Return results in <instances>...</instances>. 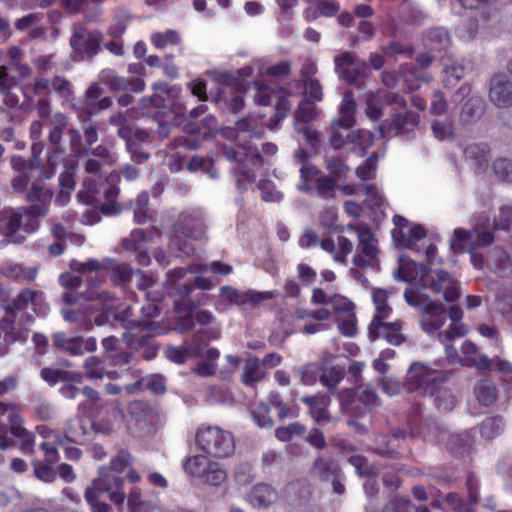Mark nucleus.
<instances>
[{"label": "nucleus", "instance_id": "21", "mask_svg": "<svg viewBox=\"0 0 512 512\" xmlns=\"http://www.w3.org/2000/svg\"><path fill=\"white\" fill-rule=\"evenodd\" d=\"M468 501H464L458 493L450 492L445 497V503L455 512H472L479 501L480 483L474 473H468L466 478Z\"/></svg>", "mask_w": 512, "mask_h": 512}, {"label": "nucleus", "instance_id": "26", "mask_svg": "<svg viewBox=\"0 0 512 512\" xmlns=\"http://www.w3.org/2000/svg\"><path fill=\"white\" fill-rule=\"evenodd\" d=\"M446 321V311L443 304L428 300L423 306L421 328L428 334L438 331Z\"/></svg>", "mask_w": 512, "mask_h": 512}, {"label": "nucleus", "instance_id": "17", "mask_svg": "<svg viewBox=\"0 0 512 512\" xmlns=\"http://www.w3.org/2000/svg\"><path fill=\"white\" fill-rule=\"evenodd\" d=\"M173 232L194 240H202L206 234L204 211L200 208L184 210L173 225Z\"/></svg>", "mask_w": 512, "mask_h": 512}, {"label": "nucleus", "instance_id": "9", "mask_svg": "<svg viewBox=\"0 0 512 512\" xmlns=\"http://www.w3.org/2000/svg\"><path fill=\"white\" fill-rule=\"evenodd\" d=\"M196 444L207 456L214 458H228L235 451L233 434L219 426H200L196 432Z\"/></svg>", "mask_w": 512, "mask_h": 512}, {"label": "nucleus", "instance_id": "57", "mask_svg": "<svg viewBox=\"0 0 512 512\" xmlns=\"http://www.w3.org/2000/svg\"><path fill=\"white\" fill-rule=\"evenodd\" d=\"M131 19L130 12L123 7L117 8L113 13V23L108 28V34L113 38H120L126 31L127 23Z\"/></svg>", "mask_w": 512, "mask_h": 512}, {"label": "nucleus", "instance_id": "44", "mask_svg": "<svg viewBox=\"0 0 512 512\" xmlns=\"http://www.w3.org/2000/svg\"><path fill=\"white\" fill-rule=\"evenodd\" d=\"M148 389L154 394H163L166 391L165 378L162 375L154 374L147 378L146 382L144 379H139L132 384L126 385L125 389L128 393L134 394L138 391Z\"/></svg>", "mask_w": 512, "mask_h": 512}, {"label": "nucleus", "instance_id": "46", "mask_svg": "<svg viewBox=\"0 0 512 512\" xmlns=\"http://www.w3.org/2000/svg\"><path fill=\"white\" fill-rule=\"evenodd\" d=\"M355 112L356 103L353 96L350 93H346L343 96L342 102L339 108V117L333 121L345 129H350L355 125Z\"/></svg>", "mask_w": 512, "mask_h": 512}, {"label": "nucleus", "instance_id": "43", "mask_svg": "<svg viewBox=\"0 0 512 512\" xmlns=\"http://www.w3.org/2000/svg\"><path fill=\"white\" fill-rule=\"evenodd\" d=\"M127 506L130 512H163L157 501L143 499L138 487L129 492Z\"/></svg>", "mask_w": 512, "mask_h": 512}, {"label": "nucleus", "instance_id": "55", "mask_svg": "<svg viewBox=\"0 0 512 512\" xmlns=\"http://www.w3.org/2000/svg\"><path fill=\"white\" fill-rule=\"evenodd\" d=\"M505 427V421L502 416H492L482 421L480 424V434L483 438L491 440L501 435Z\"/></svg>", "mask_w": 512, "mask_h": 512}, {"label": "nucleus", "instance_id": "48", "mask_svg": "<svg viewBox=\"0 0 512 512\" xmlns=\"http://www.w3.org/2000/svg\"><path fill=\"white\" fill-rule=\"evenodd\" d=\"M450 35L443 27H436L426 32L424 36L425 46L433 51H442L450 45Z\"/></svg>", "mask_w": 512, "mask_h": 512}, {"label": "nucleus", "instance_id": "52", "mask_svg": "<svg viewBox=\"0 0 512 512\" xmlns=\"http://www.w3.org/2000/svg\"><path fill=\"white\" fill-rule=\"evenodd\" d=\"M474 393L478 402L486 407L491 406L497 400V389L493 382L487 379L480 380L474 387Z\"/></svg>", "mask_w": 512, "mask_h": 512}, {"label": "nucleus", "instance_id": "2", "mask_svg": "<svg viewBox=\"0 0 512 512\" xmlns=\"http://www.w3.org/2000/svg\"><path fill=\"white\" fill-rule=\"evenodd\" d=\"M436 367L421 362H413L407 372L403 388L407 392L422 390L424 395L434 398V403L439 410L451 411L457 403L456 396L443 387L449 376L441 369V363H435Z\"/></svg>", "mask_w": 512, "mask_h": 512}, {"label": "nucleus", "instance_id": "40", "mask_svg": "<svg viewBox=\"0 0 512 512\" xmlns=\"http://www.w3.org/2000/svg\"><path fill=\"white\" fill-rule=\"evenodd\" d=\"M302 402L309 407L310 415L315 421L319 422L329 418V395L316 394L313 396H304L302 397Z\"/></svg>", "mask_w": 512, "mask_h": 512}, {"label": "nucleus", "instance_id": "63", "mask_svg": "<svg viewBox=\"0 0 512 512\" xmlns=\"http://www.w3.org/2000/svg\"><path fill=\"white\" fill-rule=\"evenodd\" d=\"M348 462L355 468L360 477L374 478L379 474L378 467L370 465L368 460L361 455L349 457Z\"/></svg>", "mask_w": 512, "mask_h": 512}, {"label": "nucleus", "instance_id": "39", "mask_svg": "<svg viewBox=\"0 0 512 512\" xmlns=\"http://www.w3.org/2000/svg\"><path fill=\"white\" fill-rule=\"evenodd\" d=\"M165 355L170 361L183 364L187 359L200 357L201 347L198 344L193 345L191 341H185L181 347L168 346Z\"/></svg>", "mask_w": 512, "mask_h": 512}, {"label": "nucleus", "instance_id": "36", "mask_svg": "<svg viewBox=\"0 0 512 512\" xmlns=\"http://www.w3.org/2000/svg\"><path fill=\"white\" fill-rule=\"evenodd\" d=\"M267 375V371L263 368L260 359L250 356L245 359L243 371L241 374V382L247 387H254L261 382Z\"/></svg>", "mask_w": 512, "mask_h": 512}, {"label": "nucleus", "instance_id": "47", "mask_svg": "<svg viewBox=\"0 0 512 512\" xmlns=\"http://www.w3.org/2000/svg\"><path fill=\"white\" fill-rule=\"evenodd\" d=\"M277 94L279 97V101L276 102L275 114L269 119L268 122V128L271 131H275L278 129L279 123L286 118L290 110V105L288 103L290 91L286 88H280L277 90Z\"/></svg>", "mask_w": 512, "mask_h": 512}, {"label": "nucleus", "instance_id": "37", "mask_svg": "<svg viewBox=\"0 0 512 512\" xmlns=\"http://www.w3.org/2000/svg\"><path fill=\"white\" fill-rule=\"evenodd\" d=\"M277 491L266 483H258L253 486L248 501L253 507L266 508L276 502Z\"/></svg>", "mask_w": 512, "mask_h": 512}, {"label": "nucleus", "instance_id": "58", "mask_svg": "<svg viewBox=\"0 0 512 512\" xmlns=\"http://www.w3.org/2000/svg\"><path fill=\"white\" fill-rule=\"evenodd\" d=\"M260 121V117L249 116L242 118L236 122V132L238 134L247 133L249 138H261L264 134V130L259 124Z\"/></svg>", "mask_w": 512, "mask_h": 512}, {"label": "nucleus", "instance_id": "5", "mask_svg": "<svg viewBox=\"0 0 512 512\" xmlns=\"http://www.w3.org/2000/svg\"><path fill=\"white\" fill-rule=\"evenodd\" d=\"M347 230L355 232L358 236V245L352 262L356 268H351L350 276L363 286H367L369 281L365 275L359 270L362 268H370L374 271H380V260L378 258L379 249L376 239L371 229L367 225L356 224L347 226Z\"/></svg>", "mask_w": 512, "mask_h": 512}, {"label": "nucleus", "instance_id": "1", "mask_svg": "<svg viewBox=\"0 0 512 512\" xmlns=\"http://www.w3.org/2000/svg\"><path fill=\"white\" fill-rule=\"evenodd\" d=\"M422 405L415 403L407 417L408 431L395 429L392 431L393 440L405 438H420L434 444H445V447L453 453L461 456L468 455L472 449V438L469 433L450 434L447 428L436 419H422Z\"/></svg>", "mask_w": 512, "mask_h": 512}, {"label": "nucleus", "instance_id": "35", "mask_svg": "<svg viewBox=\"0 0 512 512\" xmlns=\"http://www.w3.org/2000/svg\"><path fill=\"white\" fill-rule=\"evenodd\" d=\"M392 238L398 246L416 250L417 242L426 237V229L422 225H413L407 231L392 230Z\"/></svg>", "mask_w": 512, "mask_h": 512}, {"label": "nucleus", "instance_id": "33", "mask_svg": "<svg viewBox=\"0 0 512 512\" xmlns=\"http://www.w3.org/2000/svg\"><path fill=\"white\" fill-rule=\"evenodd\" d=\"M400 264L395 274L397 280L404 282L420 281L421 284L424 282V278L428 272L426 265L417 263L413 260H406L401 258Z\"/></svg>", "mask_w": 512, "mask_h": 512}, {"label": "nucleus", "instance_id": "20", "mask_svg": "<svg viewBox=\"0 0 512 512\" xmlns=\"http://www.w3.org/2000/svg\"><path fill=\"white\" fill-rule=\"evenodd\" d=\"M28 307H31L38 316H45L49 312V305L45 301L44 293L30 288L22 289L15 298L9 301L6 311L15 314Z\"/></svg>", "mask_w": 512, "mask_h": 512}, {"label": "nucleus", "instance_id": "19", "mask_svg": "<svg viewBox=\"0 0 512 512\" xmlns=\"http://www.w3.org/2000/svg\"><path fill=\"white\" fill-rule=\"evenodd\" d=\"M422 285L433 293L442 294L447 302H454L459 297L457 281L450 273L442 269L435 271L428 269Z\"/></svg>", "mask_w": 512, "mask_h": 512}, {"label": "nucleus", "instance_id": "38", "mask_svg": "<svg viewBox=\"0 0 512 512\" xmlns=\"http://www.w3.org/2000/svg\"><path fill=\"white\" fill-rule=\"evenodd\" d=\"M59 283L67 289L62 296L66 304H75L80 302L81 299L86 301V292L82 295L76 291L82 284V278L80 276L71 273H63L59 277Z\"/></svg>", "mask_w": 512, "mask_h": 512}, {"label": "nucleus", "instance_id": "28", "mask_svg": "<svg viewBox=\"0 0 512 512\" xmlns=\"http://www.w3.org/2000/svg\"><path fill=\"white\" fill-rule=\"evenodd\" d=\"M23 221L21 207L17 209H4L0 212V230L13 242L20 244L24 237L18 235Z\"/></svg>", "mask_w": 512, "mask_h": 512}, {"label": "nucleus", "instance_id": "25", "mask_svg": "<svg viewBox=\"0 0 512 512\" xmlns=\"http://www.w3.org/2000/svg\"><path fill=\"white\" fill-rule=\"evenodd\" d=\"M22 416L17 405L12 403L0 402V449L6 450L15 445L12 438L8 436L7 424L11 427L19 421Z\"/></svg>", "mask_w": 512, "mask_h": 512}, {"label": "nucleus", "instance_id": "59", "mask_svg": "<svg viewBox=\"0 0 512 512\" xmlns=\"http://www.w3.org/2000/svg\"><path fill=\"white\" fill-rule=\"evenodd\" d=\"M372 299L376 309V314L373 319L384 321L392 313V308L387 303V292L381 288L374 289L372 292Z\"/></svg>", "mask_w": 512, "mask_h": 512}, {"label": "nucleus", "instance_id": "32", "mask_svg": "<svg viewBox=\"0 0 512 512\" xmlns=\"http://www.w3.org/2000/svg\"><path fill=\"white\" fill-rule=\"evenodd\" d=\"M461 350L463 353L462 365L476 367L479 370H492L493 360L480 353L474 343L465 341L462 344Z\"/></svg>", "mask_w": 512, "mask_h": 512}, {"label": "nucleus", "instance_id": "30", "mask_svg": "<svg viewBox=\"0 0 512 512\" xmlns=\"http://www.w3.org/2000/svg\"><path fill=\"white\" fill-rule=\"evenodd\" d=\"M489 98L497 107L512 105V82L505 75H496L491 79Z\"/></svg>", "mask_w": 512, "mask_h": 512}, {"label": "nucleus", "instance_id": "12", "mask_svg": "<svg viewBox=\"0 0 512 512\" xmlns=\"http://www.w3.org/2000/svg\"><path fill=\"white\" fill-rule=\"evenodd\" d=\"M336 188L337 179L322 174L315 165L303 164L300 168L298 191L316 195L322 199H332L335 196Z\"/></svg>", "mask_w": 512, "mask_h": 512}, {"label": "nucleus", "instance_id": "24", "mask_svg": "<svg viewBox=\"0 0 512 512\" xmlns=\"http://www.w3.org/2000/svg\"><path fill=\"white\" fill-rule=\"evenodd\" d=\"M100 81L105 84L111 91H129L140 93L145 88V82L141 78L126 79L118 76L113 70L104 69L99 74Z\"/></svg>", "mask_w": 512, "mask_h": 512}, {"label": "nucleus", "instance_id": "53", "mask_svg": "<svg viewBox=\"0 0 512 512\" xmlns=\"http://www.w3.org/2000/svg\"><path fill=\"white\" fill-rule=\"evenodd\" d=\"M189 272L192 274H206L210 272L215 275L226 276L233 272V267L221 261H212L209 264L192 263L189 266Z\"/></svg>", "mask_w": 512, "mask_h": 512}, {"label": "nucleus", "instance_id": "50", "mask_svg": "<svg viewBox=\"0 0 512 512\" xmlns=\"http://www.w3.org/2000/svg\"><path fill=\"white\" fill-rule=\"evenodd\" d=\"M311 472L322 481H329L341 473L340 468L334 461L326 460L323 457L316 458Z\"/></svg>", "mask_w": 512, "mask_h": 512}, {"label": "nucleus", "instance_id": "6", "mask_svg": "<svg viewBox=\"0 0 512 512\" xmlns=\"http://www.w3.org/2000/svg\"><path fill=\"white\" fill-rule=\"evenodd\" d=\"M112 315L126 329V332L122 335L123 342L133 349L148 344L147 336L162 335L166 332L165 328L158 322L133 319L131 307L125 304L118 305L116 301L114 302Z\"/></svg>", "mask_w": 512, "mask_h": 512}, {"label": "nucleus", "instance_id": "42", "mask_svg": "<svg viewBox=\"0 0 512 512\" xmlns=\"http://www.w3.org/2000/svg\"><path fill=\"white\" fill-rule=\"evenodd\" d=\"M347 141L351 151L364 156L374 142V135L368 130L358 129L347 133Z\"/></svg>", "mask_w": 512, "mask_h": 512}, {"label": "nucleus", "instance_id": "16", "mask_svg": "<svg viewBox=\"0 0 512 512\" xmlns=\"http://www.w3.org/2000/svg\"><path fill=\"white\" fill-rule=\"evenodd\" d=\"M53 127L49 131V142L53 146V151L49 153L47 165L41 170V176L44 179H51L57 170L60 162L64 160L63 149H60V144L63 136V131L67 126V117L63 113H56L52 119Z\"/></svg>", "mask_w": 512, "mask_h": 512}, {"label": "nucleus", "instance_id": "31", "mask_svg": "<svg viewBox=\"0 0 512 512\" xmlns=\"http://www.w3.org/2000/svg\"><path fill=\"white\" fill-rule=\"evenodd\" d=\"M0 273L7 279L16 283H30L38 276V268L24 266L23 264L7 260L2 263Z\"/></svg>", "mask_w": 512, "mask_h": 512}, {"label": "nucleus", "instance_id": "18", "mask_svg": "<svg viewBox=\"0 0 512 512\" xmlns=\"http://www.w3.org/2000/svg\"><path fill=\"white\" fill-rule=\"evenodd\" d=\"M334 63L338 76L349 84H358L368 71L367 62L350 51L335 56Z\"/></svg>", "mask_w": 512, "mask_h": 512}, {"label": "nucleus", "instance_id": "29", "mask_svg": "<svg viewBox=\"0 0 512 512\" xmlns=\"http://www.w3.org/2000/svg\"><path fill=\"white\" fill-rule=\"evenodd\" d=\"M104 91L98 83H92L85 91V104L83 112L86 116L97 115L101 111L106 110L112 106V98L105 96L102 97Z\"/></svg>", "mask_w": 512, "mask_h": 512}, {"label": "nucleus", "instance_id": "7", "mask_svg": "<svg viewBox=\"0 0 512 512\" xmlns=\"http://www.w3.org/2000/svg\"><path fill=\"white\" fill-rule=\"evenodd\" d=\"M222 152L229 161L235 163L233 175L237 189L240 192L246 191L256 180V173L249 165L257 169L263 166V158L258 148L250 144L239 145L237 149L224 146Z\"/></svg>", "mask_w": 512, "mask_h": 512}, {"label": "nucleus", "instance_id": "54", "mask_svg": "<svg viewBox=\"0 0 512 512\" xmlns=\"http://www.w3.org/2000/svg\"><path fill=\"white\" fill-rule=\"evenodd\" d=\"M464 154L475 161L478 169H482L488 165L490 148L486 143H473L465 148Z\"/></svg>", "mask_w": 512, "mask_h": 512}, {"label": "nucleus", "instance_id": "34", "mask_svg": "<svg viewBox=\"0 0 512 512\" xmlns=\"http://www.w3.org/2000/svg\"><path fill=\"white\" fill-rule=\"evenodd\" d=\"M14 436L17 440V448L26 455H33L35 453V439L36 436L33 432L24 427V421L21 417L19 421L9 427L8 434Z\"/></svg>", "mask_w": 512, "mask_h": 512}, {"label": "nucleus", "instance_id": "8", "mask_svg": "<svg viewBox=\"0 0 512 512\" xmlns=\"http://www.w3.org/2000/svg\"><path fill=\"white\" fill-rule=\"evenodd\" d=\"M98 474V478L86 489L85 500L92 512H110V506L99 500L100 494L107 493L113 503L123 504L126 498L123 489L124 479L119 475H111L105 467H100Z\"/></svg>", "mask_w": 512, "mask_h": 512}, {"label": "nucleus", "instance_id": "27", "mask_svg": "<svg viewBox=\"0 0 512 512\" xmlns=\"http://www.w3.org/2000/svg\"><path fill=\"white\" fill-rule=\"evenodd\" d=\"M123 248L136 255V261L141 266H148L151 258L147 253L148 239L143 229H134L128 238L122 241Z\"/></svg>", "mask_w": 512, "mask_h": 512}, {"label": "nucleus", "instance_id": "51", "mask_svg": "<svg viewBox=\"0 0 512 512\" xmlns=\"http://www.w3.org/2000/svg\"><path fill=\"white\" fill-rule=\"evenodd\" d=\"M188 239L189 238L172 231L168 244L169 251L175 254L176 257L189 258L193 256L195 253V247Z\"/></svg>", "mask_w": 512, "mask_h": 512}, {"label": "nucleus", "instance_id": "64", "mask_svg": "<svg viewBox=\"0 0 512 512\" xmlns=\"http://www.w3.org/2000/svg\"><path fill=\"white\" fill-rule=\"evenodd\" d=\"M495 307L508 323L512 324V294L506 290H500L495 295Z\"/></svg>", "mask_w": 512, "mask_h": 512}, {"label": "nucleus", "instance_id": "49", "mask_svg": "<svg viewBox=\"0 0 512 512\" xmlns=\"http://www.w3.org/2000/svg\"><path fill=\"white\" fill-rule=\"evenodd\" d=\"M475 230H465L457 228L454 230L453 237L450 241V247L455 253L471 252L474 250Z\"/></svg>", "mask_w": 512, "mask_h": 512}, {"label": "nucleus", "instance_id": "14", "mask_svg": "<svg viewBox=\"0 0 512 512\" xmlns=\"http://www.w3.org/2000/svg\"><path fill=\"white\" fill-rule=\"evenodd\" d=\"M337 398L342 411L355 416L362 415L364 412L371 411L381 405V400L375 388L369 385L359 389L341 390Z\"/></svg>", "mask_w": 512, "mask_h": 512}, {"label": "nucleus", "instance_id": "10", "mask_svg": "<svg viewBox=\"0 0 512 512\" xmlns=\"http://www.w3.org/2000/svg\"><path fill=\"white\" fill-rule=\"evenodd\" d=\"M53 193L50 189L39 183H33L26 199L31 203L29 207H21L23 221L21 228L26 233H34L40 227V217L48 211Z\"/></svg>", "mask_w": 512, "mask_h": 512}, {"label": "nucleus", "instance_id": "13", "mask_svg": "<svg viewBox=\"0 0 512 512\" xmlns=\"http://www.w3.org/2000/svg\"><path fill=\"white\" fill-rule=\"evenodd\" d=\"M118 179V174L111 173L105 183L96 186L94 180L87 178L83 181V187L85 190L78 193V199L85 204L91 205L98 200V195L103 193L107 203L101 205V212L105 215L118 214L120 209L116 205L115 201L119 193V188L110 184V182Z\"/></svg>", "mask_w": 512, "mask_h": 512}, {"label": "nucleus", "instance_id": "61", "mask_svg": "<svg viewBox=\"0 0 512 512\" xmlns=\"http://www.w3.org/2000/svg\"><path fill=\"white\" fill-rule=\"evenodd\" d=\"M448 62L449 59L444 62L443 82L446 87H452L464 77L465 68L458 62H451L450 64Z\"/></svg>", "mask_w": 512, "mask_h": 512}, {"label": "nucleus", "instance_id": "15", "mask_svg": "<svg viewBox=\"0 0 512 512\" xmlns=\"http://www.w3.org/2000/svg\"><path fill=\"white\" fill-rule=\"evenodd\" d=\"M101 42V32L90 31L82 26L75 27L70 38L73 59L76 61L92 59L98 54Z\"/></svg>", "mask_w": 512, "mask_h": 512}, {"label": "nucleus", "instance_id": "41", "mask_svg": "<svg viewBox=\"0 0 512 512\" xmlns=\"http://www.w3.org/2000/svg\"><path fill=\"white\" fill-rule=\"evenodd\" d=\"M484 108V100L478 95H472L462 107L460 113L461 123L464 125L475 123L482 116Z\"/></svg>", "mask_w": 512, "mask_h": 512}, {"label": "nucleus", "instance_id": "60", "mask_svg": "<svg viewBox=\"0 0 512 512\" xmlns=\"http://www.w3.org/2000/svg\"><path fill=\"white\" fill-rule=\"evenodd\" d=\"M150 41L157 49H164L169 45H177L181 42V36L178 31L167 29L163 32H154L151 34Z\"/></svg>", "mask_w": 512, "mask_h": 512}, {"label": "nucleus", "instance_id": "4", "mask_svg": "<svg viewBox=\"0 0 512 512\" xmlns=\"http://www.w3.org/2000/svg\"><path fill=\"white\" fill-rule=\"evenodd\" d=\"M154 95L140 100V108L145 110V114L151 115L158 123L157 132L161 137H167L170 133V124L165 119L168 106L175 108V113L183 110L181 105L177 104V99L181 93V87L178 85L170 86L166 82H157L153 85Z\"/></svg>", "mask_w": 512, "mask_h": 512}, {"label": "nucleus", "instance_id": "45", "mask_svg": "<svg viewBox=\"0 0 512 512\" xmlns=\"http://www.w3.org/2000/svg\"><path fill=\"white\" fill-rule=\"evenodd\" d=\"M53 345L69 353L72 356H79L83 354V338L82 337H68L63 332H56L52 335Z\"/></svg>", "mask_w": 512, "mask_h": 512}, {"label": "nucleus", "instance_id": "3", "mask_svg": "<svg viewBox=\"0 0 512 512\" xmlns=\"http://www.w3.org/2000/svg\"><path fill=\"white\" fill-rule=\"evenodd\" d=\"M86 301L80 308L63 309V318L70 323H76L80 329L90 331L94 325L103 326L108 322L114 309L115 297L108 291L98 290L102 280L97 277L86 279Z\"/></svg>", "mask_w": 512, "mask_h": 512}, {"label": "nucleus", "instance_id": "23", "mask_svg": "<svg viewBox=\"0 0 512 512\" xmlns=\"http://www.w3.org/2000/svg\"><path fill=\"white\" fill-rule=\"evenodd\" d=\"M402 323L399 320L384 322L373 319L369 325V338L374 341L378 338L385 339L389 344L399 346L405 341L401 333Z\"/></svg>", "mask_w": 512, "mask_h": 512}, {"label": "nucleus", "instance_id": "22", "mask_svg": "<svg viewBox=\"0 0 512 512\" xmlns=\"http://www.w3.org/2000/svg\"><path fill=\"white\" fill-rule=\"evenodd\" d=\"M418 124V113L405 111L403 114H395L390 122L383 123L379 126L380 137L389 138L392 136L408 134L414 131Z\"/></svg>", "mask_w": 512, "mask_h": 512}, {"label": "nucleus", "instance_id": "62", "mask_svg": "<svg viewBox=\"0 0 512 512\" xmlns=\"http://www.w3.org/2000/svg\"><path fill=\"white\" fill-rule=\"evenodd\" d=\"M344 370L340 367H329L322 371L320 376V383L327 387L329 390V396L333 393L336 386L343 380Z\"/></svg>", "mask_w": 512, "mask_h": 512}, {"label": "nucleus", "instance_id": "11", "mask_svg": "<svg viewBox=\"0 0 512 512\" xmlns=\"http://www.w3.org/2000/svg\"><path fill=\"white\" fill-rule=\"evenodd\" d=\"M71 267L81 273L86 272H95L96 275L92 276L93 278L97 277L102 280L104 277H98L97 273L99 271H106L109 273V277L113 284L117 286L126 285L132 278L134 271L130 267V265L126 263L119 262L118 260L106 258L103 261H98L96 259H89L86 262L72 261ZM88 277H91L88 275Z\"/></svg>", "mask_w": 512, "mask_h": 512}, {"label": "nucleus", "instance_id": "56", "mask_svg": "<svg viewBox=\"0 0 512 512\" xmlns=\"http://www.w3.org/2000/svg\"><path fill=\"white\" fill-rule=\"evenodd\" d=\"M212 463L213 462L209 460L207 454L195 455L186 459V461L183 463V468L189 475L202 478Z\"/></svg>", "mask_w": 512, "mask_h": 512}]
</instances>
